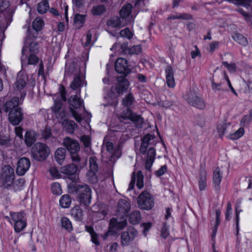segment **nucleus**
<instances>
[{"mask_svg":"<svg viewBox=\"0 0 252 252\" xmlns=\"http://www.w3.org/2000/svg\"><path fill=\"white\" fill-rule=\"evenodd\" d=\"M130 209L129 202L126 199L119 200L118 203L117 215L121 217V220L113 218L110 220L109 229L105 233L102 237L106 240L109 235H113L117 233L118 230H120L126 226L127 221L125 217L126 216Z\"/></svg>","mask_w":252,"mask_h":252,"instance_id":"f257e3e1","label":"nucleus"},{"mask_svg":"<svg viewBox=\"0 0 252 252\" xmlns=\"http://www.w3.org/2000/svg\"><path fill=\"white\" fill-rule=\"evenodd\" d=\"M69 190L77 194L78 199L81 204L85 206L90 205L92 199V190L87 185H71Z\"/></svg>","mask_w":252,"mask_h":252,"instance_id":"f03ea898","label":"nucleus"},{"mask_svg":"<svg viewBox=\"0 0 252 252\" xmlns=\"http://www.w3.org/2000/svg\"><path fill=\"white\" fill-rule=\"evenodd\" d=\"M63 144L69 152L72 161L75 163H79L81 158L78 155L80 145L78 141L67 137L64 139Z\"/></svg>","mask_w":252,"mask_h":252,"instance_id":"7ed1b4c3","label":"nucleus"},{"mask_svg":"<svg viewBox=\"0 0 252 252\" xmlns=\"http://www.w3.org/2000/svg\"><path fill=\"white\" fill-rule=\"evenodd\" d=\"M32 155L37 160H43L48 156L49 148L45 144L37 142L32 148Z\"/></svg>","mask_w":252,"mask_h":252,"instance_id":"20e7f679","label":"nucleus"},{"mask_svg":"<svg viewBox=\"0 0 252 252\" xmlns=\"http://www.w3.org/2000/svg\"><path fill=\"white\" fill-rule=\"evenodd\" d=\"M137 203L140 209L149 210L154 206V199L149 192L143 191L137 198Z\"/></svg>","mask_w":252,"mask_h":252,"instance_id":"39448f33","label":"nucleus"},{"mask_svg":"<svg viewBox=\"0 0 252 252\" xmlns=\"http://www.w3.org/2000/svg\"><path fill=\"white\" fill-rule=\"evenodd\" d=\"M10 215L15 232L19 233L23 230L27 225L24 213L10 212Z\"/></svg>","mask_w":252,"mask_h":252,"instance_id":"423d86ee","label":"nucleus"},{"mask_svg":"<svg viewBox=\"0 0 252 252\" xmlns=\"http://www.w3.org/2000/svg\"><path fill=\"white\" fill-rule=\"evenodd\" d=\"M38 52L39 46L37 42L32 41L28 43L27 40L22 50V56L21 58L22 65L23 66L24 63H26V60L28 58V54L29 53L30 54H38Z\"/></svg>","mask_w":252,"mask_h":252,"instance_id":"0eeeda50","label":"nucleus"},{"mask_svg":"<svg viewBox=\"0 0 252 252\" xmlns=\"http://www.w3.org/2000/svg\"><path fill=\"white\" fill-rule=\"evenodd\" d=\"M120 119L122 120L128 119L132 121L137 127H141L144 123V119L140 115L133 113L131 108H126L125 110L121 113Z\"/></svg>","mask_w":252,"mask_h":252,"instance_id":"6e6552de","label":"nucleus"},{"mask_svg":"<svg viewBox=\"0 0 252 252\" xmlns=\"http://www.w3.org/2000/svg\"><path fill=\"white\" fill-rule=\"evenodd\" d=\"M185 99L189 105L197 109H204L205 107L203 99L197 95L194 92L191 91L188 92L186 95Z\"/></svg>","mask_w":252,"mask_h":252,"instance_id":"1a4fd4ad","label":"nucleus"},{"mask_svg":"<svg viewBox=\"0 0 252 252\" xmlns=\"http://www.w3.org/2000/svg\"><path fill=\"white\" fill-rule=\"evenodd\" d=\"M69 105L71 106L70 108V112L74 118L78 122H80L82 120L81 115L75 110L73 109H77L81 107L83 104V102L81 100L80 98L77 95L71 96L68 99Z\"/></svg>","mask_w":252,"mask_h":252,"instance_id":"9d476101","label":"nucleus"},{"mask_svg":"<svg viewBox=\"0 0 252 252\" xmlns=\"http://www.w3.org/2000/svg\"><path fill=\"white\" fill-rule=\"evenodd\" d=\"M2 177L3 186L6 188L11 187L15 177L13 169L9 165H4L2 168Z\"/></svg>","mask_w":252,"mask_h":252,"instance_id":"9b49d317","label":"nucleus"},{"mask_svg":"<svg viewBox=\"0 0 252 252\" xmlns=\"http://www.w3.org/2000/svg\"><path fill=\"white\" fill-rule=\"evenodd\" d=\"M24 114L21 108L12 109L9 113L8 120L13 126H17L22 122Z\"/></svg>","mask_w":252,"mask_h":252,"instance_id":"f8f14e48","label":"nucleus"},{"mask_svg":"<svg viewBox=\"0 0 252 252\" xmlns=\"http://www.w3.org/2000/svg\"><path fill=\"white\" fill-rule=\"evenodd\" d=\"M137 235V231L133 227H128L121 234V244L123 246L128 245Z\"/></svg>","mask_w":252,"mask_h":252,"instance_id":"ddd939ff","label":"nucleus"},{"mask_svg":"<svg viewBox=\"0 0 252 252\" xmlns=\"http://www.w3.org/2000/svg\"><path fill=\"white\" fill-rule=\"evenodd\" d=\"M115 68L117 72L124 75V77L127 76L131 71L127 64V60L122 58H118L116 60Z\"/></svg>","mask_w":252,"mask_h":252,"instance_id":"4468645a","label":"nucleus"},{"mask_svg":"<svg viewBox=\"0 0 252 252\" xmlns=\"http://www.w3.org/2000/svg\"><path fill=\"white\" fill-rule=\"evenodd\" d=\"M31 166V161L29 158L23 157L17 162L16 173L19 176H23L28 171Z\"/></svg>","mask_w":252,"mask_h":252,"instance_id":"2eb2a0df","label":"nucleus"},{"mask_svg":"<svg viewBox=\"0 0 252 252\" xmlns=\"http://www.w3.org/2000/svg\"><path fill=\"white\" fill-rule=\"evenodd\" d=\"M117 81V83L115 86L116 91L118 94H123L124 93L126 92L129 86V82L125 77L123 76L118 77Z\"/></svg>","mask_w":252,"mask_h":252,"instance_id":"dca6fc26","label":"nucleus"},{"mask_svg":"<svg viewBox=\"0 0 252 252\" xmlns=\"http://www.w3.org/2000/svg\"><path fill=\"white\" fill-rule=\"evenodd\" d=\"M222 170L219 167H217L214 171L213 176V187L217 192L220 189V184L222 177Z\"/></svg>","mask_w":252,"mask_h":252,"instance_id":"f3484780","label":"nucleus"},{"mask_svg":"<svg viewBox=\"0 0 252 252\" xmlns=\"http://www.w3.org/2000/svg\"><path fill=\"white\" fill-rule=\"evenodd\" d=\"M166 82L169 88H173L175 86L174 77V70L170 65H167L165 68Z\"/></svg>","mask_w":252,"mask_h":252,"instance_id":"a211bd4d","label":"nucleus"},{"mask_svg":"<svg viewBox=\"0 0 252 252\" xmlns=\"http://www.w3.org/2000/svg\"><path fill=\"white\" fill-rule=\"evenodd\" d=\"M90 170L87 173L89 177L96 179V173L97 172L99 168L98 164L97 162V158L94 156H91L89 159Z\"/></svg>","mask_w":252,"mask_h":252,"instance_id":"6ab92c4d","label":"nucleus"},{"mask_svg":"<svg viewBox=\"0 0 252 252\" xmlns=\"http://www.w3.org/2000/svg\"><path fill=\"white\" fill-rule=\"evenodd\" d=\"M127 43L120 45L122 52L124 54L138 55L142 52V48L140 45H134L131 48L127 47Z\"/></svg>","mask_w":252,"mask_h":252,"instance_id":"aec40b11","label":"nucleus"},{"mask_svg":"<svg viewBox=\"0 0 252 252\" xmlns=\"http://www.w3.org/2000/svg\"><path fill=\"white\" fill-rule=\"evenodd\" d=\"M78 169V166L74 163L70 164L62 168V172L67 175L74 176L72 180L73 181L77 180L78 178L76 175Z\"/></svg>","mask_w":252,"mask_h":252,"instance_id":"412c9836","label":"nucleus"},{"mask_svg":"<svg viewBox=\"0 0 252 252\" xmlns=\"http://www.w3.org/2000/svg\"><path fill=\"white\" fill-rule=\"evenodd\" d=\"M126 24V19H123L121 16H114L111 17L107 22L109 26L117 28L123 27Z\"/></svg>","mask_w":252,"mask_h":252,"instance_id":"4be33fe9","label":"nucleus"},{"mask_svg":"<svg viewBox=\"0 0 252 252\" xmlns=\"http://www.w3.org/2000/svg\"><path fill=\"white\" fill-rule=\"evenodd\" d=\"M19 104V98L17 96L14 97L12 99L7 101L4 104L3 109L4 112H10L12 109L18 108Z\"/></svg>","mask_w":252,"mask_h":252,"instance_id":"5701e85b","label":"nucleus"},{"mask_svg":"<svg viewBox=\"0 0 252 252\" xmlns=\"http://www.w3.org/2000/svg\"><path fill=\"white\" fill-rule=\"evenodd\" d=\"M9 3L7 0H0V13L2 12H6L8 13V18H6L7 27L11 23L12 21V15L11 12L9 11V9H7L9 7Z\"/></svg>","mask_w":252,"mask_h":252,"instance_id":"b1692460","label":"nucleus"},{"mask_svg":"<svg viewBox=\"0 0 252 252\" xmlns=\"http://www.w3.org/2000/svg\"><path fill=\"white\" fill-rule=\"evenodd\" d=\"M106 148L107 152L111 154L110 160L113 161L115 159H118L120 158V152L118 149H114L113 143L111 142H107L106 143Z\"/></svg>","mask_w":252,"mask_h":252,"instance_id":"393cba45","label":"nucleus"},{"mask_svg":"<svg viewBox=\"0 0 252 252\" xmlns=\"http://www.w3.org/2000/svg\"><path fill=\"white\" fill-rule=\"evenodd\" d=\"M207 172L204 168H201L198 178L199 188L200 191L204 190L207 186Z\"/></svg>","mask_w":252,"mask_h":252,"instance_id":"a878e982","label":"nucleus"},{"mask_svg":"<svg viewBox=\"0 0 252 252\" xmlns=\"http://www.w3.org/2000/svg\"><path fill=\"white\" fill-rule=\"evenodd\" d=\"M37 138L36 133L33 130L26 132L25 135V141L28 147H31L36 141Z\"/></svg>","mask_w":252,"mask_h":252,"instance_id":"bb28decb","label":"nucleus"},{"mask_svg":"<svg viewBox=\"0 0 252 252\" xmlns=\"http://www.w3.org/2000/svg\"><path fill=\"white\" fill-rule=\"evenodd\" d=\"M66 156V150L63 148H59L55 153V158L60 164H62Z\"/></svg>","mask_w":252,"mask_h":252,"instance_id":"cd10ccee","label":"nucleus"},{"mask_svg":"<svg viewBox=\"0 0 252 252\" xmlns=\"http://www.w3.org/2000/svg\"><path fill=\"white\" fill-rule=\"evenodd\" d=\"M70 215L75 220L80 221L83 219L84 214L80 206H75L70 210Z\"/></svg>","mask_w":252,"mask_h":252,"instance_id":"c85d7f7f","label":"nucleus"},{"mask_svg":"<svg viewBox=\"0 0 252 252\" xmlns=\"http://www.w3.org/2000/svg\"><path fill=\"white\" fill-rule=\"evenodd\" d=\"M135 102V98L131 93H129L122 99V104L126 108H131Z\"/></svg>","mask_w":252,"mask_h":252,"instance_id":"c756f323","label":"nucleus"},{"mask_svg":"<svg viewBox=\"0 0 252 252\" xmlns=\"http://www.w3.org/2000/svg\"><path fill=\"white\" fill-rule=\"evenodd\" d=\"M132 7V5L130 3H127L124 5L119 11L120 16L123 19L126 20V18L130 14Z\"/></svg>","mask_w":252,"mask_h":252,"instance_id":"7c9ffc66","label":"nucleus"},{"mask_svg":"<svg viewBox=\"0 0 252 252\" xmlns=\"http://www.w3.org/2000/svg\"><path fill=\"white\" fill-rule=\"evenodd\" d=\"M141 219L140 213L139 211L137 210L133 211L128 217L129 222L132 224H138Z\"/></svg>","mask_w":252,"mask_h":252,"instance_id":"2f4dec72","label":"nucleus"},{"mask_svg":"<svg viewBox=\"0 0 252 252\" xmlns=\"http://www.w3.org/2000/svg\"><path fill=\"white\" fill-rule=\"evenodd\" d=\"M61 226L67 232H71L73 230V226L71 221L68 218L63 217L61 218Z\"/></svg>","mask_w":252,"mask_h":252,"instance_id":"473e14b6","label":"nucleus"},{"mask_svg":"<svg viewBox=\"0 0 252 252\" xmlns=\"http://www.w3.org/2000/svg\"><path fill=\"white\" fill-rule=\"evenodd\" d=\"M60 205L62 208H69L71 203V199L68 194L63 195L60 199Z\"/></svg>","mask_w":252,"mask_h":252,"instance_id":"72a5a7b5","label":"nucleus"},{"mask_svg":"<svg viewBox=\"0 0 252 252\" xmlns=\"http://www.w3.org/2000/svg\"><path fill=\"white\" fill-rule=\"evenodd\" d=\"M44 25V22L43 20L39 17L35 18L32 22L33 29L36 32L40 31Z\"/></svg>","mask_w":252,"mask_h":252,"instance_id":"f704fd0d","label":"nucleus"},{"mask_svg":"<svg viewBox=\"0 0 252 252\" xmlns=\"http://www.w3.org/2000/svg\"><path fill=\"white\" fill-rule=\"evenodd\" d=\"M192 19V16L187 13H176L175 15L169 16L168 20H176V19H183V20H190Z\"/></svg>","mask_w":252,"mask_h":252,"instance_id":"c9c22d12","label":"nucleus"},{"mask_svg":"<svg viewBox=\"0 0 252 252\" xmlns=\"http://www.w3.org/2000/svg\"><path fill=\"white\" fill-rule=\"evenodd\" d=\"M25 184V181L24 179L20 178L16 180L13 183L12 188L15 191L21 190L23 189Z\"/></svg>","mask_w":252,"mask_h":252,"instance_id":"e433bc0d","label":"nucleus"},{"mask_svg":"<svg viewBox=\"0 0 252 252\" xmlns=\"http://www.w3.org/2000/svg\"><path fill=\"white\" fill-rule=\"evenodd\" d=\"M49 8V5L47 0H43L38 4L37 10L40 14L45 13Z\"/></svg>","mask_w":252,"mask_h":252,"instance_id":"4c0bfd02","label":"nucleus"},{"mask_svg":"<svg viewBox=\"0 0 252 252\" xmlns=\"http://www.w3.org/2000/svg\"><path fill=\"white\" fill-rule=\"evenodd\" d=\"M105 11V7L103 4L94 6L91 10L92 13L96 16L102 14Z\"/></svg>","mask_w":252,"mask_h":252,"instance_id":"58836bf2","label":"nucleus"},{"mask_svg":"<svg viewBox=\"0 0 252 252\" xmlns=\"http://www.w3.org/2000/svg\"><path fill=\"white\" fill-rule=\"evenodd\" d=\"M232 37L235 41L243 46H246L248 43L247 38L240 33H236Z\"/></svg>","mask_w":252,"mask_h":252,"instance_id":"ea45409f","label":"nucleus"},{"mask_svg":"<svg viewBox=\"0 0 252 252\" xmlns=\"http://www.w3.org/2000/svg\"><path fill=\"white\" fill-rule=\"evenodd\" d=\"M63 125L66 128L69 133H73L74 131L75 127L76 126L74 121L66 119L63 121Z\"/></svg>","mask_w":252,"mask_h":252,"instance_id":"a19ab883","label":"nucleus"},{"mask_svg":"<svg viewBox=\"0 0 252 252\" xmlns=\"http://www.w3.org/2000/svg\"><path fill=\"white\" fill-rule=\"evenodd\" d=\"M86 15L77 14L74 16V24L78 28L83 26L85 21Z\"/></svg>","mask_w":252,"mask_h":252,"instance_id":"79ce46f5","label":"nucleus"},{"mask_svg":"<svg viewBox=\"0 0 252 252\" xmlns=\"http://www.w3.org/2000/svg\"><path fill=\"white\" fill-rule=\"evenodd\" d=\"M244 129L243 127L239 128L234 133L229 135V138L232 140H236L241 137L244 134Z\"/></svg>","mask_w":252,"mask_h":252,"instance_id":"37998d69","label":"nucleus"},{"mask_svg":"<svg viewBox=\"0 0 252 252\" xmlns=\"http://www.w3.org/2000/svg\"><path fill=\"white\" fill-rule=\"evenodd\" d=\"M136 178L137 179L136 186L138 189H141L144 186V176L141 171H137Z\"/></svg>","mask_w":252,"mask_h":252,"instance_id":"c03bdc74","label":"nucleus"},{"mask_svg":"<svg viewBox=\"0 0 252 252\" xmlns=\"http://www.w3.org/2000/svg\"><path fill=\"white\" fill-rule=\"evenodd\" d=\"M36 54H30L28 59V63H24V64H31V65H36L39 62V59L38 57H37Z\"/></svg>","mask_w":252,"mask_h":252,"instance_id":"a18cd8bd","label":"nucleus"},{"mask_svg":"<svg viewBox=\"0 0 252 252\" xmlns=\"http://www.w3.org/2000/svg\"><path fill=\"white\" fill-rule=\"evenodd\" d=\"M81 79L80 76H76L70 84V88L73 90H77L81 87Z\"/></svg>","mask_w":252,"mask_h":252,"instance_id":"49530a36","label":"nucleus"},{"mask_svg":"<svg viewBox=\"0 0 252 252\" xmlns=\"http://www.w3.org/2000/svg\"><path fill=\"white\" fill-rule=\"evenodd\" d=\"M52 192L54 194L60 195L62 193L60 184L58 183H54L51 186Z\"/></svg>","mask_w":252,"mask_h":252,"instance_id":"de8ad7c7","label":"nucleus"},{"mask_svg":"<svg viewBox=\"0 0 252 252\" xmlns=\"http://www.w3.org/2000/svg\"><path fill=\"white\" fill-rule=\"evenodd\" d=\"M120 34L122 37H126L128 39H131L133 35V33L127 28L122 30Z\"/></svg>","mask_w":252,"mask_h":252,"instance_id":"09e8293b","label":"nucleus"},{"mask_svg":"<svg viewBox=\"0 0 252 252\" xmlns=\"http://www.w3.org/2000/svg\"><path fill=\"white\" fill-rule=\"evenodd\" d=\"M169 235V226L166 222L163 223V227L161 230V236L166 239Z\"/></svg>","mask_w":252,"mask_h":252,"instance_id":"8fccbe9b","label":"nucleus"},{"mask_svg":"<svg viewBox=\"0 0 252 252\" xmlns=\"http://www.w3.org/2000/svg\"><path fill=\"white\" fill-rule=\"evenodd\" d=\"M26 84L25 80L24 78L19 77L17 78L15 85L18 90L21 91L24 89Z\"/></svg>","mask_w":252,"mask_h":252,"instance_id":"3c124183","label":"nucleus"},{"mask_svg":"<svg viewBox=\"0 0 252 252\" xmlns=\"http://www.w3.org/2000/svg\"><path fill=\"white\" fill-rule=\"evenodd\" d=\"M156 156V150L153 148H150L147 152V159L155 160Z\"/></svg>","mask_w":252,"mask_h":252,"instance_id":"603ef678","label":"nucleus"},{"mask_svg":"<svg viewBox=\"0 0 252 252\" xmlns=\"http://www.w3.org/2000/svg\"><path fill=\"white\" fill-rule=\"evenodd\" d=\"M222 64L227 68L231 72H234L236 70V66L235 63H228L227 62H223Z\"/></svg>","mask_w":252,"mask_h":252,"instance_id":"864d4df0","label":"nucleus"},{"mask_svg":"<svg viewBox=\"0 0 252 252\" xmlns=\"http://www.w3.org/2000/svg\"><path fill=\"white\" fill-rule=\"evenodd\" d=\"M252 117L251 115L244 116L241 121V124L244 126L250 125Z\"/></svg>","mask_w":252,"mask_h":252,"instance_id":"5fc2aeb1","label":"nucleus"},{"mask_svg":"<svg viewBox=\"0 0 252 252\" xmlns=\"http://www.w3.org/2000/svg\"><path fill=\"white\" fill-rule=\"evenodd\" d=\"M220 42L218 41H214L210 43L209 45V51L210 53H213L219 47Z\"/></svg>","mask_w":252,"mask_h":252,"instance_id":"6e6d98bb","label":"nucleus"},{"mask_svg":"<svg viewBox=\"0 0 252 252\" xmlns=\"http://www.w3.org/2000/svg\"><path fill=\"white\" fill-rule=\"evenodd\" d=\"M228 1H235L239 5L244 6H249L252 2V0H227Z\"/></svg>","mask_w":252,"mask_h":252,"instance_id":"4d7b16f0","label":"nucleus"},{"mask_svg":"<svg viewBox=\"0 0 252 252\" xmlns=\"http://www.w3.org/2000/svg\"><path fill=\"white\" fill-rule=\"evenodd\" d=\"M167 165L165 164L163 166H161L159 169L156 171L155 174L157 177H159L165 173V172L167 171Z\"/></svg>","mask_w":252,"mask_h":252,"instance_id":"13d9d810","label":"nucleus"},{"mask_svg":"<svg viewBox=\"0 0 252 252\" xmlns=\"http://www.w3.org/2000/svg\"><path fill=\"white\" fill-rule=\"evenodd\" d=\"M63 108L62 103L61 102L55 101L54 106L52 107L53 112L56 114L58 112H60V110Z\"/></svg>","mask_w":252,"mask_h":252,"instance_id":"bf43d9fd","label":"nucleus"},{"mask_svg":"<svg viewBox=\"0 0 252 252\" xmlns=\"http://www.w3.org/2000/svg\"><path fill=\"white\" fill-rule=\"evenodd\" d=\"M10 144V139L6 136L0 135V145L8 146Z\"/></svg>","mask_w":252,"mask_h":252,"instance_id":"052dcab7","label":"nucleus"},{"mask_svg":"<svg viewBox=\"0 0 252 252\" xmlns=\"http://www.w3.org/2000/svg\"><path fill=\"white\" fill-rule=\"evenodd\" d=\"M212 88L213 91L216 93L217 91H224L225 89L221 87L220 83H216L215 82H212Z\"/></svg>","mask_w":252,"mask_h":252,"instance_id":"680f3d73","label":"nucleus"},{"mask_svg":"<svg viewBox=\"0 0 252 252\" xmlns=\"http://www.w3.org/2000/svg\"><path fill=\"white\" fill-rule=\"evenodd\" d=\"M93 43L92 42V34L90 32H88L86 37V41L84 43L85 47L91 46Z\"/></svg>","mask_w":252,"mask_h":252,"instance_id":"e2e57ef3","label":"nucleus"},{"mask_svg":"<svg viewBox=\"0 0 252 252\" xmlns=\"http://www.w3.org/2000/svg\"><path fill=\"white\" fill-rule=\"evenodd\" d=\"M81 140L83 143L86 147H89L91 145V141L90 138L86 135L82 136Z\"/></svg>","mask_w":252,"mask_h":252,"instance_id":"0e129e2a","label":"nucleus"},{"mask_svg":"<svg viewBox=\"0 0 252 252\" xmlns=\"http://www.w3.org/2000/svg\"><path fill=\"white\" fill-rule=\"evenodd\" d=\"M147 2H145V0H136L135 5L138 8H140L141 10L146 11V9H143V7L145 6Z\"/></svg>","mask_w":252,"mask_h":252,"instance_id":"69168bd1","label":"nucleus"},{"mask_svg":"<svg viewBox=\"0 0 252 252\" xmlns=\"http://www.w3.org/2000/svg\"><path fill=\"white\" fill-rule=\"evenodd\" d=\"M66 112L65 111L64 109L63 108L60 110V112L56 113L55 115L58 119H63L66 117Z\"/></svg>","mask_w":252,"mask_h":252,"instance_id":"338daca9","label":"nucleus"},{"mask_svg":"<svg viewBox=\"0 0 252 252\" xmlns=\"http://www.w3.org/2000/svg\"><path fill=\"white\" fill-rule=\"evenodd\" d=\"M196 124L200 127H203L205 124V120L202 117H197L196 119Z\"/></svg>","mask_w":252,"mask_h":252,"instance_id":"774afa93","label":"nucleus"}]
</instances>
